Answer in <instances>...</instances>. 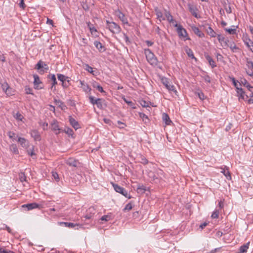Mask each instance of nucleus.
I'll return each mask as SVG.
<instances>
[{
  "mask_svg": "<svg viewBox=\"0 0 253 253\" xmlns=\"http://www.w3.org/2000/svg\"><path fill=\"white\" fill-rule=\"evenodd\" d=\"M94 45L99 50L100 52H102L105 50L104 46L99 41H95L94 42Z\"/></svg>",
  "mask_w": 253,
  "mask_h": 253,
  "instance_id": "nucleus-22",
  "label": "nucleus"
},
{
  "mask_svg": "<svg viewBox=\"0 0 253 253\" xmlns=\"http://www.w3.org/2000/svg\"><path fill=\"white\" fill-rule=\"evenodd\" d=\"M60 225H64L65 227L69 228H74L76 226H79L78 224H75L72 222H61L59 223Z\"/></svg>",
  "mask_w": 253,
  "mask_h": 253,
  "instance_id": "nucleus-29",
  "label": "nucleus"
},
{
  "mask_svg": "<svg viewBox=\"0 0 253 253\" xmlns=\"http://www.w3.org/2000/svg\"><path fill=\"white\" fill-rule=\"evenodd\" d=\"M237 92L239 96V100L240 99H243L245 101H248V100L250 99L249 98V96L245 93V92L241 87H237Z\"/></svg>",
  "mask_w": 253,
  "mask_h": 253,
  "instance_id": "nucleus-6",
  "label": "nucleus"
},
{
  "mask_svg": "<svg viewBox=\"0 0 253 253\" xmlns=\"http://www.w3.org/2000/svg\"><path fill=\"white\" fill-rule=\"evenodd\" d=\"M248 84V82L245 79H241L240 81L239 82L240 85H243L244 86L247 85Z\"/></svg>",
  "mask_w": 253,
  "mask_h": 253,
  "instance_id": "nucleus-54",
  "label": "nucleus"
},
{
  "mask_svg": "<svg viewBox=\"0 0 253 253\" xmlns=\"http://www.w3.org/2000/svg\"><path fill=\"white\" fill-rule=\"evenodd\" d=\"M176 31L180 37L185 38L187 36L186 30L181 25H179L176 29Z\"/></svg>",
  "mask_w": 253,
  "mask_h": 253,
  "instance_id": "nucleus-12",
  "label": "nucleus"
},
{
  "mask_svg": "<svg viewBox=\"0 0 253 253\" xmlns=\"http://www.w3.org/2000/svg\"><path fill=\"white\" fill-rule=\"evenodd\" d=\"M116 13L118 17L122 22L123 24L127 25L128 26H130L128 22L127 18L124 13H123L120 10L116 11Z\"/></svg>",
  "mask_w": 253,
  "mask_h": 253,
  "instance_id": "nucleus-8",
  "label": "nucleus"
},
{
  "mask_svg": "<svg viewBox=\"0 0 253 253\" xmlns=\"http://www.w3.org/2000/svg\"><path fill=\"white\" fill-rule=\"evenodd\" d=\"M250 96V98L248 100V102L250 104L253 103V93H251Z\"/></svg>",
  "mask_w": 253,
  "mask_h": 253,
  "instance_id": "nucleus-64",
  "label": "nucleus"
},
{
  "mask_svg": "<svg viewBox=\"0 0 253 253\" xmlns=\"http://www.w3.org/2000/svg\"><path fill=\"white\" fill-rule=\"evenodd\" d=\"M27 153L29 155H30L31 156H35L36 155V154L34 152V146L32 147V149H29V150H27Z\"/></svg>",
  "mask_w": 253,
  "mask_h": 253,
  "instance_id": "nucleus-53",
  "label": "nucleus"
},
{
  "mask_svg": "<svg viewBox=\"0 0 253 253\" xmlns=\"http://www.w3.org/2000/svg\"><path fill=\"white\" fill-rule=\"evenodd\" d=\"M84 69L90 74L94 75L95 71L93 69V68L90 67L89 65L85 64L84 65Z\"/></svg>",
  "mask_w": 253,
  "mask_h": 253,
  "instance_id": "nucleus-33",
  "label": "nucleus"
},
{
  "mask_svg": "<svg viewBox=\"0 0 253 253\" xmlns=\"http://www.w3.org/2000/svg\"><path fill=\"white\" fill-rule=\"evenodd\" d=\"M93 87L96 88L100 92H104L103 87L97 83H94L93 84Z\"/></svg>",
  "mask_w": 253,
  "mask_h": 253,
  "instance_id": "nucleus-39",
  "label": "nucleus"
},
{
  "mask_svg": "<svg viewBox=\"0 0 253 253\" xmlns=\"http://www.w3.org/2000/svg\"><path fill=\"white\" fill-rule=\"evenodd\" d=\"M4 92L5 93L7 96H10L14 95V90L9 86V87H8V88Z\"/></svg>",
  "mask_w": 253,
  "mask_h": 253,
  "instance_id": "nucleus-38",
  "label": "nucleus"
},
{
  "mask_svg": "<svg viewBox=\"0 0 253 253\" xmlns=\"http://www.w3.org/2000/svg\"><path fill=\"white\" fill-rule=\"evenodd\" d=\"M22 207L27 208V210L30 211L36 208H40V205L36 203H32L23 205L22 206Z\"/></svg>",
  "mask_w": 253,
  "mask_h": 253,
  "instance_id": "nucleus-13",
  "label": "nucleus"
},
{
  "mask_svg": "<svg viewBox=\"0 0 253 253\" xmlns=\"http://www.w3.org/2000/svg\"><path fill=\"white\" fill-rule=\"evenodd\" d=\"M221 172L223 173V174L226 176V177L228 179H231V176L228 169L225 170L224 169H223V170L221 171Z\"/></svg>",
  "mask_w": 253,
  "mask_h": 253,
  "instance_id": "nucleus-42",
  "label": "nucleus"
},
{
  "mask_svg": "<svg viewBox=\"0 0 253 253\" xmlns=\"http://www.w3.org/2000/svg\"><path fill=\"white\" fill-rule=\"evenodd\" d=\"M33 78L34 79L33 82L34 88L36 89L43 88V86L41 85L42 84V82L41 81L39 76L37 74H35L33 75Z\"/></svg>",
  "mask_w": 253,
  "mask_h": 253,
  "instance_id": "nucleus-5",
  "label": "nucleus"
},
{
  "mask_svg": "<svg viewBox=\"0 0 253 253\" xmlns=\"http://www.w3.org/2000/svg\"><path fill=\"white\" fill-rule=\"evenodd\" d=\"M139 103H140V105L143 107H145V108H148V107L149 108L151 109V107L149 106V102L146 101L145 100H140L139 101Z\"/></svg>",
  "mask_w": 253,
  "mask_h": 253,
  "instance_id": "nucleus-40",
  "label": "nucleus"
},
{
  "mask_svg": "<svg viewBox=\"0 0 253 253\" xmlns=\"http://www.w3.org/2000/svg\"><path fill=\"white\" fill-rule=\"evenodd\" d=\"M217 38L219 42L221 44H223V46H226V45H228V42H229L228 40H226L225 39V38L222 36L221 35H217Z\"/></svg>",
  "mask_w": 253,
  "mask_h": 253,
  "instance_id": "nucleus-23",
  "label": "nucleus"
},
{
  "mask_svg": "<svg viewBox=\"0 0 253 253\" xmlns=\"http://www.w3.org/2000/svg\"><path fill=\"white\" fill-rule=\"evenodd\" d=\"M207 33L211 37H215L216 36V33L210 27H208L207 29Z\"/></svg>",
  "mask_w": 253,
  "mask_h": 253,
  "instance_id": "nucleus-37",
  "label": "nucleus"
},
{
  "mask_svg": "<svg viewBox=\"0 0 253 253\" xmlns=\"http://www.w3.org/2000/svg\"><path fill=\"white\" fill-rule=\"evenodd\" d=\"M157 175H158L157 177H158V178H159L160 182H161V180L162 179L163 177L164 176L163 171L162 170L159 169L157 171Z\"/></svg>",
  "mask_w": 253,
  "mask_h": 253,
  "instance_id": "nucleus-48",
  "label": "nucleus"
},
{
  "mask_svg": "<svg viewBox=\"0 0 253 253\" xmlns=\"http://www.w3.org/2000/svg\"><path fill=\"white\" fill-rule=\"evenodd\" d=\"M19 5L20 7L22 8L23 9L25 8L26 5L24 3V0H20Z\"/></svg>",
  "mask_w": 253,
  "mask_h": 253,
  "instance_id": "nucleus-60",
  "label": "nucleus"
},
{
  "mask_svg": "<svg viewBox=\"0 0 253 253\" xmlns=\"http://www.w3.org/2000/svg\"><path fill=\"white\" fill-rule=\"evenodd\" d=\"M66 164L70 167H77L79 162L74 158H70L66 161Z\"/></svg>",
  "mask_w": 253,
  "mask_h": 253,
  "instance_id": "nucleus-15",
  "label": "nucleus"
},
{
  "mask_svg": "<svg viewBox=\"0 0 253 253\" xmlns=\"http://www.w3.org/2000/svg\"><path fill=\"white\" fill-rule=\"evenodd\" d=\"M50 80L52 81V86L57 84L55 76L54 75H51L50 78Z\"/></svg>",
  "mask_w": 253,
  "mask_h": 253,
  "instance_id": "nucleus-55",
  "label": "nucleus"
},
{
  "mask_svg": "<svg viewBox=\"0 0 253 253\" xmlns=\"http://www.w3.org/2000/svg\"><path fill=\"white\" fill-rule=\"evenodd\" d=\"M54 102L62 110H65L67 109L66 105L60 100L54 99Z\"/></svg>",
  "mask_w": 253,
  "mask_h": 253,
  "instance_id": "nucleus-24",
  "label": "nucleus"
},
{
  "mask_svg": "<svg viewBox=\"0 0 253 253\" xmlns=\"http://www.w3.org/2000/svg\"><path fill=\"white\" fill-rule=\"evenodd\" d=\"M18 142L20 144L22 147L27 148L29 146V142L25 138L23 137H19Z\"/></svg>",
  "mask_w": 253,
  "mask_h": 253,
  "instance_id": "nucleus-20",
  "label": "nucleus"
},
{
  "mask_svg": "<svg viewBox=\"0 0 253 253\" xmlns=\"http://www.w3.org/2000/svg\"><path fill=\"white\" fill-rule=\"evenodd\" d=\"M191 28L194 33L199 38H203L204 37V34L200 30L199 28L196 26H192Z\"/></svg>",
  "mask_w": 253,
  "mask_h": 253,
  "instance_id": "nucleus-18",
  "label": "nucleus"
},
{
  "mask_svg": "<svg viewBox=\"0 0 253 253\" xmlns=\"http://www.w3.org/2000/svg\"><path fill=\"white\" fill-rule=\"evenodd\" d=\"M7 135L8 136L9 138L11 139L12 140H15L16 139V134L13 131H8Z\"/></svg>",
  "mask_w": 253,
  "mask_h": 253,
  "instance_id": "nucleus-43",
  "label": "nucleus"
},
{
  "mask_svg": "<svg viewBox=\"0 0 253 253\" xmlns=\"http://www.w3.org/2000/svg\"><path fill=\"white\" fill-rule=\"evenodd\" d=\"M52 176L56 181H58L59 180V175L56 172H52Z\"/></svg>",
  "mask_w": 253,
  "mask_h": 253,
  "instance_id": "nucleus-58",
  "label": "nucleus"
},
{
  "mask_svg": "<svg viewBox=\"0 0 253 253\" xmlns=\"http://www.w3.org/2000/svg\"><path fill=\"white\" fill-rule=\"evenodd\" d=\"M64 132L69 135H72L74 133L73 130L69 127L65 128L64 129Z\"/></svg>",
  "mask_w": 253,
  "mask_h": 253,
  "instance_id": "nucleus-51",
  "label": "nucleus"
},
{
  "mask_svg": "<svg viewBox=\"0 0 253 253\" xmlns=\"http://www.w3.org/2000/svg\"><path fill=\"white\" fill-rule=\"evenodd\" d=\"M144 53L146 56L147 61L152 66H157L158 61L154 54L149 49H144Z\"/></svg>",
  "mask_w": 253,
  "mask_h": 253,
  "instance_id": "nucleus-1",
  "label": "nucleus"
},
{
  "mask_svg": "<svg viewBox=\"0 0 253 253\" xmlns=\"http://www.w3.org/2000/svg\"><path fill=\"white\" fill-rule=\"evenodd\" d=\"M80 84L82 85V87H83L84 91L86 92L90 91L91 88L87 84H84V82L82 81H80Z\"/></svg>",
  "mask_w": 253,
  "mask_h": 253,
  "instance_id": "nucleus-31",
  "label": "nucleus"
},
{
  "mask_svg": "<svg viewBox=\"0 0 253 253\" xmlns=\"http://www.w3.org/2000/svg\"><path fill=\"white\" fill-rule=\"evenodd\" d=\"M237 92L239 96V100L240 99H243L245 101H248V100L250 99L249 98V96L245 93V92L241 87H237Z\"/></svg>",
  "mask_w": 253,
  "mask_h": 253,
  "instance_id": "nucleus-7",
  "label": "nucleus"
},
{
  "mask_svg": "<svg viewBox=\"0 0 253 253\" xmlns=\"http://www.w3.org/2000/svg\"><path fill=\"white\" fill-rule=\"evenodd\" d=\"M117 124L118 127H119L120 128H124L126 126V124L121 122L120 121H117Z\"/></svg>",
  "mask_w": 253,
  "mask_h": 253,
  "instance_id": "nucleus-56",
  "label": "nucleus"
},
{
  "mask_svg": "<svg viewBox=\"0 0 253 253\" xmlns=\"http://www.w3.org/2000/svg\"><path fill=\"white\" fill-rule=\"evenodd\" d=\"M102 99L97 98L94 101L95 104H96L97 107L99 109H102Z\"/></svg>",
  "mask_w": 253,
  "mask_h": 253,
  "instance_id": "nucleus-35",
  "label": "nucleus"
},
{
  "mask_svg": "<svg viewBox=\"0 0 253 253\" xmlns=\"http://www.w3.org/2000/svg\"><path fill=\"white\" fill-rule=\"evenodd\" d=\"M51 129L54 132L55 134H58L60 132V128L58 125V123L56 120H54L51 124Z\"/></svg>",
  "mask_w": 253,
  "mask_h": 253,
  "instance_id": "nucleus-11",
  "label": "nucleus"
},
{
  "mask_svg": "<svg viewBox=\"0 0 253 253\" xmlns=\"http://www.w3.org/2000/svg\"><path fill=\"white\" fill-rule=\"evenodd\" d=\"M69 122H70L71 125L76 130L80 128V126L79 123L74 118H72L71 116L69 117Z\"/></svg>",
  "mask_w": 253,
  "mask_h": 253,
  "instance_id": "nucleus-16",
  "label": "nucleus"
},
{
  "mask_svg": "<svg viewBox=\"0 0 253 253\" xmlns=\"http://www.w3.org/2000/svg\"><path fill=\"white\" fill-rule=\"evenodd\" d=\"M149 177L151 178V181H153L155 183H159L160 180L158 177L156 176L154 173L150 171L148 173Z\"/></svg>",
  "mask_w": 253,
  "mask_h": 253,
  "instance_id": "nucleus-27",
  "label": "nucleus"
},
{
  "mask_svg": "<svg viewBox=\"0 0 253 253\" xmlns=\"http://www.w3.org/2000/svg\"><path fill=\"white\" fill-rule=\"evenodd\" d=\"M111 184L116 192L121 194L128 199H130L131 198V196L128 194L127 191L126 190L125 188L119 186L117 184H115L113 182H111Z\"/></svg>",
  "mask_w": 253,
  "mask_h": 253,
  "instance_id": "nucleus-3",
  "label": "nucleus"
},
{
  "mask_svg": "<svg viewBox=\"0 0 253 253\" xmlns=\"http://www.w3.org/2000/svg\"><path fill=\"white\" fill-rule=\"evenodd\" d=\"M162 82L166 88L169 90L174 91L175 90V87L170 84L169 82L166 79H163Z\"/></svg>",
  "mask_w": 253,
  "mask_h": 253,
  "instance_id": "nucleus-19",
  "label": "nucleus"
},
{
  "mask_svg": "<svg viewBox=\"0 0 253 253\" xmlns=\"http://www.w3.org/2000/svg\"><path fill=\"white\" fill-rule=\"evenodd\" d=\"M243 40L246 46L253 52V42L247 36H244Z\"/></svg>",
  "mask_w": 253,
  "mask_h": 253,
  "instance_id": "nucleus-9",
  "label": "nucleus"
},
{
  "mask_svg": "<svg viewBox=\"0 0 253 253\" xmlns=\"http://www.w3.org/2000/svg\"><path fill=\"white\" fill-rule=\"evenodd\" d=\"M132 209V204L130 203H129L126 205L125 208L123 209V211H130Z\"/></svg>",
  "mask_w": 253,
  "mask_h": 253,
  "instance_id": "nucleus-49",
  "label": "nucleus"
},
{
  "mask_svg": "<svg viewBox=\"0 0 253 253\" xmlns=\"http://www.w3.org/2000/svg\"><path fill=\"white\" fill-rule=\"evenodd\" d=\"M19 177L21 182L27 181V177L24 172H20L19 174Z\"/></svg>",
  "mask_w": 253,
  "mask_h": 253,
  "instance_id": "nucleus-41",
  "label": "nucleus"
},
{
  "mask_svg": "<svg viewBox=\"0 0 253 253\" xmlns=\"http://www.w3.org/2000/svg\"><path fill=\"white\" fill-rule=\"evenodd\" d=\"M250 244V242H249L242 246L240 248V253H246L249 248Z\"/></svg>",
  "mask_w": 253,
  "mask_h": 253,
  "instance_id": "nucleus-28",
  "label": "nucleus"
},
{
  "mask_svg": "<svg viewBox=\"0 0 253 253\" xmlns=\"http://www.w3.org/2000/svg\"><path fill=\"white\" fill-rule=\"evenodd\" d=\"M225 31L230 34H234L236 33V30L235 29H225Z\"/></svg>",
  "mask_w": 253,
  "mask_h": 253,
  "instance_id": "nucleus-61",
  "label": "nucleus"
},
{
  "mask_svg": "<svg viewBox=\"0 0 253 253\" xmlns=\"http://www.w3.org/2000/svg\"><path fill=\"white\" fill-rule=\"evenodd\" d=\"M35 68L37 70H40V73H44V71H47L49 69V67L46 63L42 61V60H40L38 63L36 64Z\"/></svg>",
  "mask_w": 253,
  "mask_h": 253,
  "instance_id": "nucleus-4",
  "label": "nucleus"
},
{
  "mask_svg": "<svg viewBox=\"0 0 253 253\" xmlns=\"http://www.w3.org/2000/svg\"><path fill=\"white\" fill-rule=\"evenodd\" d=\"M95 213V209L94 207H91L88 208L87 210V213L85 215L83 216L82 218H85V219H90L92 218L94 214Z\"/></svg>",
  "mask_w": 253,
  "mask_h": 253,
  "instance_id": "nucleus-10",
  "label": "nucleus"
},
{
  "mask_svg": "<svg viewBox=\"0 0 253 253\" xmlns=\"http://www.w3.org/2000/svg\"><path fill=\"white\" fill-rule=\"evenodd\" d=\"M139 117L143 120V121H144L145 120H149L148 116L144 113L140 112L139 113Z\"/></svg>",
  "mask_w": 253,
  "mask_h": 253,
  "instance_id": "nucleus-57",
  "label": "nucleus"
},
{
  "mask_svg": "<svg viewBox=\"0 0 253 253\" xmlns=\"http://www.w3.org/2000/svg\"><path fill=\"white\" fill-rule=\"evenodd\" d=\"M107 28L113 34H118L121 31L120 26L114 22L106 21Z\"/></svg>",
  "mask_w": 253,
  "mask_h": 253,
  "instance_id": "nucleus-2",
  "label": "nucleus"
},
{
  "mask_svg": "<svg viewBox=\"0 0 253 253\" xmlns=\"http://www.w3.org/2000/svg\"><path fill=\"white\" fill-rule=\"evenodd\" d=\"M9 149H10V151H11L12 153H13L15 154H18L19 151H18V148L16 144H12L10 145V146L9 147Z\"/></svg>",
  "mask_w": 253,
  "mask_h": 253,
  "instance_id": "nucleus-34",
  "label": "nucleus"
},
{
  "mask_svg": "<svg viewBox=\"0 0 253 253\" xmlns=\"http://www.w3.org/2000/svg\"><path fill=\"white\" fill-rule=\"evenodd\" d=\"M193 92H194L196 97H198L201 100H203L205 99V95L202 90L199 88H198L196 90H193Z\"/></svg>",
  "mask_w": 253,
  "mask_h": 253,
  "instance_id": "nucleus-17",
  "label": "nucleus"
},
{
  "mask_svg": "<svg viewBox=\"0 0 253 253\" xmlns=\"http://www.w3.org/2000/svg\"><path fill=\"white\" fill-rule=\"evenodd\" d=\"M146 191V187L143 185H139L137 188V192L139 193H144Z\"/></svg>",
  "mask_w": 253,
  "mask_h": 253,
  "instance_id": "nucleus-36",
  "label": "nucleus"
},
{
  "mask_svg": "<svg viewBox=\"0 0 253 253\" xmlns=\"http://www.w3.org/2000/svg\"><path fill=\"white\" fill-rule=\"evenodd\" d=\"M219 212L218 210H215L213 212H212L211 214V218H217L218 217Z\"/></svg>",
  "mask_w": 253,
  "mask_h": 253,
  "instance_id": "nucleus-50",
  "label": "nucleus"
},
{
  "mask_svg": "<svg viewBox=\"0 0 253 253\" xmlns=\"http://www.w3.org/2000/svg\"><path fill=\"white\" fill-rule=\"evenodd\" d=\"M25 93L27 94H34L33 92L32 88H30L28 86H26L25 87Z\"/></svg>",
  "mask_w": 253,
  "mask_h": 253,
  "instance_id": "nucleus-47",
  "label": "nucleus"
},
{
  "mask_svg": "<svg viewBox=\"0 0 253 253\" xmlns=\"http://www.w3.org/2000/svg\"><path fill=\"white\" fill-rule=\"evenodd\" d=\"M14 118L18 121H22L24 118L23 116L19 113L17 112L15 115H13Z\"/></svg>",
  "mask_w": 253,
  "mask_h": 253,
  "instance_id": "nucleus-44",
  "label": "nucleus"
},
{
  "mask_svg": "<svg viewBox=\"0 0 253 253\" xmlns=\"http://www.w3.org/2000/svg\"><path fill=\"white\" fill-rule=\"evenodd\" d=\"M169 22L170 24H172L175 27H176V28H177L179 25L177 23V22L173 19H172V20Z\"/></svg>",
  "mask_w": 253,
  "mask_h": 253,
  "instance_id": "nucleus-62",
  "label": "nucleus"
},
{
  "mask_svg": "<svg viewBox=\"0 0 253 253\" xmlns=\"http://www.w3.org/2000/svg\"><path fill=\"white\" fill-rule=\"evenodd\" d=\"M191 13L197 18H200L201 17L199 13L198 9L196 7H191Z\"/></svg>",
  "mask_w": 253,
  "mask_h": 253,
  "instance_id": "nucleus-25",
  "label": "nucleus"
},
{
  "mask_svg": "<svg viewBox=\"0 0 253 253\" xmlns=\"http://www.w3.org/2000/svg\"><path fill=\"white\" fill-rule=\"evenodd\" d=\"M1 87L2 90L5 92L6 90L9 87V85L6 82H3L1 83Z\"/></svg>",
  "mask_w": 253,
  "mask_h": 253,
  "instance_id": "nucleus-45",
  "label": "nucleus"
},
{
  "mask_svg": "<svg viewBox=\"0 0 253 253\" xmlns=\"http://www.w3.org/2000/svg\"><path fill=\"white\" fill-rule=\"evenodd\" d=\"M162 118L163 121L165 123V124L167 125H169L170 123H171V121L170 120V118L169 116V115L165 113H164L162 114Z\"/></svg>",
  "mask_w": 253,
  "mask_h": 253,
  "instance_id": "nucleus-26",
  "label": "nucleus"
},
{
  "mask_svg": "<svg viewBox=\"0 0 253 253\" xmlns=\"http://www.w3.org/2000/svg\"><path fill=\"white\" fill-rule=\"evenodd\" d=\"M137 159H138L139 162L144 165H146L148 163V161L147 160V159L145 157L141 155L138 156Z\"/></svg>",
  "mask_w": 253,
  "mask_h": 253,
  "instance_id": "nucleus-30",
  "label": "nucleus"
},
{
  "mask_svg": "<svg viewBox=\"0 0 253 253\" xmlns=\"http://www.w3.org/2000/svg\"><path fill=\"white\" fill-rule=\"evenodd\" d=\"M110 219V216L108 215H105L102 216L101 220L105 221H108Z\"/></svg>",
  "mask_w": 253,
  "mask_h": 253,
  "instance_id": "nucleus-59",
  "label": "nucleus"
},
{
  "mask_svg": "<svg viewBox=\"0 0 253 253\" xmlns=\"http://www.w3.org/2000/svg\"><path fill=\"white\" fill-rule=\"evenodd\" d=\"M247 65L249 68L253 69V62H252V61L248 60L247 62Z\"/></svg>",
  "mask_w": 253,
  "mask_h": 253,
  "instance_id": "nucleus-63",
  "label": "nucleus"
},
{
  "mask_svg": "<svg viewBox=\"0 0 253 253\" xmlns=\"http://www.w3.org/2000/svg\"><path fill=\"white\" fill-rule=\"evenodd\" d=\"M205 58L206 60L208 61L210 65L211 66V68H214L216 67V64L215 61L212 59V58L209 55H205Z\"/></svg>",
  "mask_w": 253,
  "mask_h": 253,
  "instance_id": "nucleus-21",
  "label": "nucleus"
},
{
  "mask_svg": "<svg viewBox=\"0 0 253 253\" xmlns=\"http://www.w3.org/2000/svg\"><path fill=\"white\" fill-rule=\"evenodd\" d=\"M30 134L35 141H40L41 139V135L39 132L36 129L32 130L30 131Z\"/></svg>",
  "mask_w": 253,
  "mask_h": 253,
  "instance_id": "nucleus-14",
  "label": "nucleus"
},
{
  "mask_svg": "<svg viewBox=\"0 0 253 253\" xmlns=\"http://www.w3.org/2000/svg\"><path fill=\"white\" fill-rule=\"evenodd\" d=\"M165 16L169 22H170L173 19L172 16L170 14L169 12H166L165 13Z\"/></svg>",
  "mask_w": 253,
  "mask_h": 253,
  "instance_id": "nucleus-52",
  "label": "nucleus"
},
{
  "mask_svg": "<svg viewBox=\"0 0 253 253\" xmlns=\"http://www.w3.org/2000/svg\"><path fill=\"white\" fill-rule=\"evenodd\" d=\"M57 78L58 79L62 82V85H64V82H66V80L68 79L69 78L68 77L65 76L64 75L61 74H58L57 75Z\"/></svg>",
  "mask_w": 253,
  "mask_h": 253,
  "instance_id": "nucleus-32",
  "label": "nucleus"
},
{
  "mask_svg": "<svg viewBox=\"0 0 253 253\" xmlns=\"http://www.w3.org/2000/svg\"><path fill=\"white\" fill-rule=\"evenodd\" d=\"M124 100L125 102L128 104L129 106H130L133 109H135L136 107L135 106V104L132 102L131 101H128L126 98H124Z\"/></svg>",
  "mask_w": 253,
  "mask_h": 253,
  "instance_id": "nucleus-46",
  "label": "nucleus"
}]
</instances>
